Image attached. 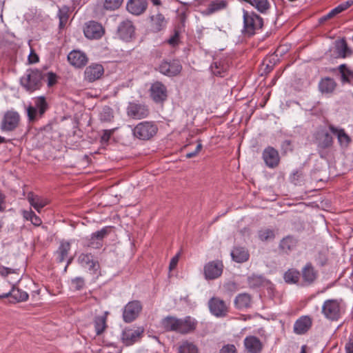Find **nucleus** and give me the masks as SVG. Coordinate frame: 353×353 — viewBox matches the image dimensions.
Listing matches in <instances>:
<instances>
[{"label": "nucleus", "mask_w": 353, "mask_h": 353, "mask_svg": "<svg viewBox=\"0 0 353 353\" xmlns=\"http://www.w3.org/2000/svg\"><path fill=\"white\" fill-rule=\"evenodd\" d=\"M345 349L347 353H353V336H352L349 342L345 345Z\"/></svg>", "instance_id": "61"}, {"label": "nucleus", "mask_w": 353, "mask_h": 353, "mask_svg": "<svg viewBox=\"0 0 353 353\" xmlns=\"http://www.w3.org/2000/svg\"><path fill=\"white\" fill-rule=\"evenodd\" d=\"M21 117L14 110H8L5 112L1 122L0 128L3 132H12L19 125Z\"/></svg>", "instance_id": "6"}, {"label": "nucleus", "mask_w": 353, "mask_h": 353, "mask_svg": "<svg viewBox=\"0 0 353 353\" xmlns=\"http://www.w3.org/2000/svg\"><path fill=\"white\" fill-rule=\"evenodd\" d=\"M70 250V244L68 242H62L56 252V260L58 263L63 262L68 257Z\"/></svg>", "instance_id": "35"}, {"label": "nucleus", "mask_w": 353, "mask_h": 353, "mask_svg": "<svg viewBox=\"0 0 353 353\" xmlns=\"http://www.w3.org/2000/svg\"><path fill=\"white\" fill-rule=\"evenodd\" d=\"M219 353H236V349L234 345L228 344L220 350Z\"/></svg>", "instance_id": "53"}, {"label": "nucleus", "mask_w": 353, "mask_h": 353, "mask_svg": "<svg viewBox=\"0 0 353 353\" xmlns=\"http://www.w3.org/2000/svg\"><path fill=\"white\" fill-rule=\"evenodd\" d=\"M27 198L30 204L39 212L48 203L46 199L36 195L33 192H29Z\"/></svg>", "instance_id": "31"}, {"label": "nucleus", "mask_w": 353, "mask_h": 353, "mask_svg": "<svg viewBox=\"0 0 353 353\" xmlns=\"http://www.w3.org/2000/svg\"><path fill=\"white\" fill-rule=\"evenodd\" d=\"M227 6L228 2L225 0H214L208 4L204 12L208 15L212 14L216 12L225 9Z\"/></svg>", "instance_id": "33"}, {"label": "nucleus", "mask_w": 353, "mask_h": 353, "mask_svg": "<svg viewBox=\"0 0 353 353\" xmlns=\"http://www.w3.org/2000/svg\"><path fill=\"white\" fill-rule=\"evenodd\" d=\"M301 277V273L299 270L292 268L289 269L284 274V280L288 283L294 284L297 283Z\"/></svg>", "instance_id": "41"}, {"label": "nucleus", "mask_w": 353, "mask_h": 353, "mask_svg": "<svg viewBox=\"0 0 353 353\" xmlns=\"http://www.w3.org/2000/svg\"><path fill=\"white\" fill-rule=\"evenodd\" d=\"M150 96L156 102L159 103L165 101L167 98V90L163 84L160 82L154 83L150 89Z\"/></svg>", "instance_id": "18"}, {"label": "nucleus", "mask_w": 353, "mask_h": 353, "mask_svg": "<svg viewBox=\"0 0 353 353\" xmlns=\"http://www.w3.org/2000/svg\"><path fill=\"white\" fill-rule=\"evenodd\" d=\"M30 221L35 226H39L42 223L41 219L35 213L32 215Z\"/></svg>", "instance_id": "60"}, {"label": "nucleus", "mask_w": 353, "mask_h": 353, "mask_svg": "<svg viewBox=\"0 0 353 353\" xmlns=\"http://www.w3.org/2000/svg\"><path fill=\"white\" fill-rule=\"evenodd\" d=\"M179 353H199L197 346L189 341H183L178 347Z\"/></svg>", "instance_id": "39"}, {"label": "nucleus", "mask_w": 353, "mask_h": 353, "mask_svg": "<svg viewBox=\"0 0 353 353\" xmlns=\"http://www.w3.org/2000/svg\"><path fill=\"white\" fill-rule=\"evenodd\" d=\"M94 328L97 335L101 334L106 328V317L105 316H96L94 319Z\"/></svg>", "instance_id": "43"}, {"label": "nucleus", "mask_w": 353, "mask_h": 353, "mask_svg": "<svg viewBox=\"0 0 353 353\" xmlns=\"http://www.w3.org/2000/svg\"><path fill=\"white\" fill-rule=\"evenodd\" d=\"M117 35L125 42L130 41L135 36V27L133 23L128 19L121 21L117 27Z\"/></svg>", "instance_id": "8"}, {"label": "nucleus", "mask_w": 353, "mask_h": 353, "mask_svg": "<svg viewBox=\"0 0 353 353\" xmlns=\"http://www.w3.org/2000/svg\"><path fill=\"white\" fill-rule=\"evenodd\" d=\"M146 0H129L126 4L127 10L132 14L139 16L143 14L147 9Z\"/></svg>", "instance_id": "21"}, {"label": "nucleus", "mask_w": 353, "mask_h": 353, "mask_svg": "<svg viewBox=\"0 0 353 353\" xmlns=\"http://www.w3.org/2000/svg\"><path fill=\"white\" fill-rule=\"evenodd\" d=\"M338 70L341 75L342 83L353 85V70H350L345 64L340 65Z\"/></svg>", "instance_id": "34"}, {"label": "nucleus", "mask_w": 353, "mask_h": 353, "mask_svg": "<svg viewBox=\"0 0 353 353\" xmlns=\"http://www.w3.org/2000/svg\"><path fill=\"white\" fill-rule=\"evenodd\" d=\"M281 150L283 154H287L288 152H292L293 146L290 140H285L281 143Z\"/></svg>", "instance_id": "51"}, {"label": "nucleus", "mask_w": 353, "mask_h": 353, "mask_svg": "<svg viewBox=\"0 0 353 353\" xmlns=\"http://www.w3.org/2000/svg\"><path fill=\"white\" fill-rule=\"evenodd\" d=\"M143 330L140 329H125L122 332L123 343L128 346L137 342L141 336Z\"/></svg>", "instance_id": "23"}, {"label": "nucleus", "mask_w": 353, "mask_h": 353, "mask_svg": "<svg viewBox=\"0 0 353 353\" xmlns=\"http://www.w3.org/2000/svg\"><path fill=\"white\" fill-rule=\"evenodd\" d=\"M43 78L44 75L39 70L30 69L21 78L20 83L27 91L32 92L41 88Z\"/></svg>", "instance_id": "1"}, {"label": "nucleus", "mask_w": 353, "mask_h": 353, "mask_svg": "<svg viewBox=\"0 0 353 353\" xmlns=\"http://www.w3.org/2000/svg\"><path fill=\"white\" fill-rule=\"evenodd\" d=\"M335 46L339 57L345 58L352 54V51L344 39L336 41Z\"/></svg>", "instance_id": "37"}, {"label": "nucleus", "mask_w": 353, "mask_h": 353, "mask_svg": "<svg viewBox=\"0 0 353 353\" xmlns=\"http://www.w3.org/2000/svg\"><path fill=\"white\" fill-rule=\"evenodd\" d=\"M222 261L216 260L208 263L204 266V274L206 279L212 280L219 277L223 272Z\"/></svg>", "instance_id": "12"}, {"label": "nucleus", "mask_w": 353, "mask_h": 353, "mask_svg": "<svg viewBox=\"0 0 353 353\" xmlns=\"http://www.w3.org/2000/svg\"><path fill=\"white\" fill-rule=\"evenodd\" d=\"M298 243V241L292 236H287L283 238L279 245L281 252L288 254L294 250Z\"/></svg>", "instance_id": "26"}, {"label": "nucleus", "mask_w": 353, "mask_h": 353, "mask_svg": "<svg viewBox=\"0 0 353 353\" xmlns=\"http://www.w3.org/2000/svg\"><path fill=\"white\" fill-rule=\"evenodd\" d=\"M248 285L250 288H256L265 285L268 281L261 275H252L248 277Z\"/></svg>", "instance_id": "42"}, {"label": "nucleus", "mask_w": 353, "mask_h": 353, "mask_svg": "<svg viewBox=\"0 0 353 353\" xmlns=\"http://www.w3.org/2000/svg\"><path fill=\"white\" fill-rule=\"evenodd\" d=\"M111 227H104L101 230H98L92 234L90 243L88 244V247L93 248H100L102 246V240L110 232Z\"/></svg>", "instance_id": "22"}, {"label": "nucleus", "mask_w": 353, "mask_h": 353, "mask_svg": "<svg viewBox=\"0 0 353 353\" xmlns=\"http://www.w3.org/2000/svg\"><path fill=\"white\" fill-rule=\"evenodd\" d=\"M251 5L261 12H264L269 8L268 0H252Z\"/></svg>", "instance_id": "47"}, {"label": "nucleus", "mask_w": 353, "mask_h": 353, "mask_svg": "<svg viewBox=\"0 0 353 353\" xmlns=\"http://www.w3.org/2000/svg\"><path fill=\"white\" fill-rule=\"evenodd\" d=\"M14 272V270L0 265V275H1L2 276H7L8 274H12Z\"/></svg>", "instance_id": "55"}, {"label": "nucleus", "mask_w": 353, "mask_h": 353, "mask_svg": "<svg viewBox=\"0 0 353 353\" xmlns=\"http://www.w3.org/2000/svg\"><path fill=\"white\" fill-rule=\"evenodd\" d=\"M123 0H105L103 8L106 10L113 11L120 8Z\"/></svg>", "instance_id": "46"}, {"label": "nucleus", "mask_w": 353, "mask_h": 353, "mask_svg": "<svg viewBox=\"0 0 353 353\" xmlns=\"http://www.w3.org/2000/svg\"><path fill=\"white\" fill-rule=\"evenodd\" d=\"M48 108L44 97H37L34 105H29L26 110L28 120L31 122L41 118Z\"/></svg>", "instance_id": "5"}, {"label": "nucleus", "mask_w": 353, "mask_h": 353, "mask_svg": "<svg viewBox=\"0 0 353 353\" xmlns=\"http://www.w3.org/2000/svg\"><path fill=\"white\" fill-rule=\"evenodd\" d=\"M142 310V305L139 301L129 302L123 309V319L125 323H131L139 316Z\"/></svg>", "instance_id": "9"}, {"label": "nucleus", "mask_w": 353, "mask_h": 353, "mask_svg": "<svg viewBox=\"0 0 353 353\" xmlns=\"http://www.w3.org/2000/svg\"><path fill=\"white\" fill-rule=\"evenodd\" d=\"M228 68V65L223 61H214L211 65L212 73L219 77H224Z\"/></svg>", "instance_id": "40"}, {"label": "nucleus", "mask_w": 353, "mask_h": 353, "mask_svg": "<svg viewBox=\"0 0 353 353\" xmlns=\"http://www.w3.org/2000/svg\"><path fill=\"white\" fill-rule=\"evenodd\" d=\"M112 132L109 130H103V134L101 136V142L102 143H108L110 139Z\"/></svg>", "instance_id": "57"}, {"label": "nucleus", "mask_w": 353, "mask_h": 353, "mask_svg": "<svg viewBox=\"0 0 353 353\" xmlns=\"http://www.w3.org/2000/svg\"><path fill=\"white\" fill-rule=\"evenodd\" d=\"M303 176V174L301 171H295L293 172L292 176H291V180L292 182L294 183V184H296V181H298L299 179V178H301V176Z\"/></svg>", "instance_id": "59"}, {"label": "nucleus", "mask_w": 353, "mask_h": 353, "mask_svg": "<svg viewBox=\"0 0 353 353\" xmlns=\"http://www.w3.org/2000/svg\"><path fill=\"white\" fill-rule=\"evenodd\" d=\"M252 297L248 293L238 294L234 299V305L238 310H245L251 307Z\"/></svg>", "instance_id": "30"}, {"label": "nucleus", "mask_w": 353, "mask_h": 353, "mask_svg": "<svg viewBox=\"0 0 353 353\" xmlns=\"http://www.w3.org/2000/svg\"><path fill=\"white\" fill-rule=\"evenodd\" d=\"M168 43L170 45L174 46L176 44V29L174 28L172 36L168 40Z\"/></svg>", "instance_id": "62"}, {"label": "nucleus", "mask_w": 353, "mask_h": 353, "mask_svg": "<svg viewBox=\"0 0 353 353\" xmlns=\"http://www.w3.org/2000/svg\"><path fill=\"white\" fill-rule=\"evenodd\" d=\"M176 254L174 255L171 259L170 266H169L170 272L173 271L176 268Z\"/></svg>", "instance_id": "63"}, {"label": "nucleus", "mask_w": 353, "mask_h": 353, "mask_svg": "<svg viewBox=\"0 0 353 353\" xmlns=\"http://www.w3.org/2000/svg\"><path fill=\"white\" fill-rule=\"evenodd\" d=\"M224 287L228 291H230V292H235L237 290V285L234 282H232V281H230V282L227 283L224 285Z\"/></svg>", "instance_id": "58"}, {"label": "nucleus", "mask_w": 353, "mask_h": 353, "mask_svg": "<svg viewBox=\"0 0 353 353\" xmlns=\"http://www.w3.org/2000/svg\"><path fill=\"white\" fill-rule=\"evenodd\" d=\"M322 313L331 321H337L341 316V304L336 299L326 300L322 306Z\"/></svg>", "instance_id": "7"}, {"label": "nucleus", "mask_w": 353, "mask_h": 353, "mask_svg": "<svg viewBox=\"0 0 353 353\" xmlns=\"http://www.w3.org/2000/svg\"><path fill=\"white\" fill-rule=\"evenodd\" d=\"M258 237L261 241L272 240L275 238L274 230L270 228H263L258 231Z\"/></svg>", "instance_id": "45"}, {"label": "nucleus", "mask_w": 353, "mask_h": 353, "mask_svg": "<svg viewBox=\"0 0 353 353\" xmlns=\"http://www.w3.org/2000/svg\"><path fill=\"white\" fill-rule=\"evenodd\" d=\"M198 325V321L190 316L178 319V333L188 334L193 333Z\"/></svg>", "instance_id": "14"}, {"label": "nucleus", "mask_w": 353, "mask_h": 353, "mask_svg": "<svg viewBox=\"0 0 353 353\" xmlns=\"http://www.w3.org/2000/svg\"><path fill=\"white\" fill-rule=\"evenodd\" d=\"M44 77H47V83L48 87H52L54 84H56L57 81V76L55 73L52 72H49L46 73V74H43Z\"/></svg>", "instance_id": "50"}, {"label": "nucleus", "mask_w": 353, "mask_h": 353, "mask_svg": "<svg viewBox=\"0 0 353 353\" xmlns=\"http://www.w3.org/2000/svg\"><path fill=\"white\" fill-rule=\"evenodd\" d=\"M103 67L101 64L92 63L85 68L84 72L85 79L89 82H93L99 79L103 74Z\"/></svg>", "instance_id": "20"}, {"label": "nucleus", "mask_w": 353, "mask_h": 353, "mask_svg": "<svg viewBox=\"0 0 353 353\" xmlns=\"http://www.w3.org/2000/svg\"><path fill=\"white\" fill-rule=\"evenodd\" d=\"M28 61L30 63H37L39 61V57L37 54L31 52L28 57Z\"/></svg>", "instance_id": "64"}, {"label": "nucleus", "mask_w": 353, "mask_h": 353, "mask_svg": "<svg viewBox=\"0 0 353 353\" xmlns=\"http://www.w3.org/2000/svg\"><path fill=\"white\" fill-rule=\"evenodd\" d=\"M312 321L308 316H302L294 324V332L297 334H305L312 327Z\"/></svg>", "instance_id": "25"}, {"label": "nucleus", "mask_w": 353, "mask_h": 353, "mask_svg": "<svg viewBox=\"0 0 353 353\" xmlns=\"http://www.w3.org/2000/svg\"><path fill=\"white\" fill-rule=\"evenodd\" d=\"M150 18L152 21L151 27L153 31L159 32L165 26L166 22L163 14H157L155 16H152Z\"/></svg>", "instance_id": "38"}, {"label": "nucleus", "mask_w": 353, "mask_h": 353, "mask_svg": "<svg viewBox=\"0 0 353 353\" xmlns=\"http://www.w3.org/2000/svg\"><path fill=\"white\" fill-rule=\"evenodd\" d=\"M316 143L319 156L326 158L325 150L330 149L334 144V139L330 132L326 130H321L316 134Z\"/></svg>", "instance_id": "4"}, {"label": "nucleus", "mask_w": 353, "mask_h": 353, "mask_svg": "<svg viewBox=\"0 0 353 353\" xmlns=\"http://www.w3.org/2000/svg\"><path fill=\"white\" fill-rule=\"evenodd\" d=\"M78 263L84 268H88L90 270L96 272L98 263L93 259L91 254H81L78 257Z\"/></svg>", "instance_id": "27"}, {"label": "nucleus", "mask_w": 353, "mask_h": 353, "mask_svg": "<svg viewBox=\"0 0 353 353\" xmlns=\"http://www.w3.org/2000/svg\"><path fill=\"white\" fill-rule=\"evenodd\" d=\"M231 256L233 261L241 263L248 261L250 254L245 248L235 247L231 252Z\"/></svg>", "instance_id": "29"}, {"label": "nucleus", "mask_w": 353, "mask_h": 353, "mask_svg": "<svg viewBox=\"0 0 353 353\" xmlns=\"http://www.w3.org/2000/svg\"><path fill=\"white\" fill-rule=\"evenodd\" d=\"M201 148H202V144L199 142L197 144L194 151L186 154V155H185L186 158L190 159V158H192V157L196 156L199 154V152L201 151Z\"/></svg>", "instance_id": "56"}, {"label": "nucleus", "mask_w": 353, "mask_h": 353, "mask_svg": "<svg viewBox=\"0 0 353 353\" xmlns=\"http://www.w3.org/2000/svg\"><path fill=\"white\" fill-rule=\"evenodd\" d=\"M58 17L59 19V27L62 28L65 26L69 17L66 8H60L59 10Z\"/></svg>", "instance_id": "48"}, {"label": "nucleus", "mask_w": 353, "mask_h": 353, "mask_svg": "<svg viewBox=\"0 0 353 353\" xmlns=\"http://www.w3.org/2000/svg\"><path fill=\"white\" fill-rule=\"evenodd\" d=\"M353 5V0H348L345 2H343L339 5L337 8L339 10V12H342L343 11L347 10L348 8H350L351 6Z\"/></svg>", "instance_id": "54"}, {"label": "nucleus", "mask_w": 353, "mask_h": 353, "mask_svg": "<svg viewBox=\"0 0 353 353\" xmlns=\"http://www.w3.org/2000/svg\"><path fill=\"white\" fill-rule=\"evenodd\" d=\"M243 343L248 353H261L263 347L260 339L254 336H246Z\"/></svg>", "instance_id": "24"}, {"label": "nucleus", "mask_w": 353, "mask_h": 353, "mask_svg": "<svg viewBox=\"0 0 353 353\" xmlns=\"http://www.w3.org/2000/svg\"><path fill=\"white\" fill-rule=\"evenodd\" d=\"M337 85L334 79L330 77H325L321 79L319 83V90L323 94L332 93Z\"/></svg>", "instance_id": "28"}, {"label": "nucleus", "mask_w": 353, "mask_h": 353, "mask_svg": "<svg viewBox=\"0 0 353 353\" xmlns=\"http://www.w3.org/2000/svg\"><path fill=\"white\" fill-rule=\"evenodd\" d=\"M68 61L74 67L81 68L87 64L88 59L83 52L72 50L68 55Z\"/></svg>", "instance_id": "19"}, {"label": "nucleus", "mask_w": 353, "mask_h": 353, "mask_svg": "<svg viewBox=\"0 0 353 353\" xmlns=\"http://www.w3.org/2000/svg\"><path fill=\"white\" fill-rule=\"evenodd\" d=\"M128 115L135 119L145 118L149 114L148 107L143 104L130 103L127 108Z\"/></svg>", "instance_id": "16"}, {"label": "nucleus", "mask_w": 353, "mask_h": 353, "mask_svg": "<svg viewBox=\"0 0 353 353\" xmlns=\"http://www.w3.org/2000/svg\"><path fill=\"white\" fill-rule=\"evenodd\" d=\"M328 128L330 132L336 137L338 143L341 148L345 149L349 147L352 142V139L343 128L336 127L332 124H330Z\"/></svg>", "instance_id": "17"}, {"label": "nucleus", "mask_w": 353, "mask_h": 353, "mask_svg": "<svg viewBox=\"0 0 353 353\" xmlns=\"http://www.w3.org/2000/svg\"><path fill=\"white\" fill-rule=\"evenodd\" d=\"M339 13H341V12H339V10L336 6V8L332 9L331 11H330L327 14L321 17L319 19V23H323L325 21H326L327 20H329V19L333 18L334 17H335L336 15H337Z\"/></svg>", "instance_id": "49"}, {"label": "nucleus", "mask_w": 353, "mask_h": 353, "mask_svg": "<svg viewBox=\"0 0 353 353\" xmlns=\"http://www.w3.org/2000/svg\"><path fill=\"white\" fill-rule=\"evenodd\" d=\"M262 157L265 165L270 168H276L280 163L279 152L272 146L264 149Z\"/></svg>", "instance_id": "13"}, {"label": "nucleus", "mask_w": 353, "mask_h": 353, "mask_svg": "<svg viewBox=\"0 0 353 353\" xmlns=\"http://www.w3.org/2000/svg\"><path fill=\"white\" fill-rule=\"evenodd\" d=\"M159 71L161 73L169 77L175 76L176 74V65L175 61H164L159 65Z\"/></svg>", "instance_id": "32"}, {"label": "nucleus", "mask_w": 353, "mask_h": 353, "mask_svg": "<svg viewBox=\"0 0 353 353\" xmlns=\"http://www.w3.org/2000/svg\"><path fill=\"white\" fill-rule=\"evenodd\" d=\"M263 19L254 12L243 10V28L245 33L253 35L256 31L262 28Z\"/></svg>", "instance_id": "2"}, {"label": "nucleus", "mask_w": 353, "mask_h": 353, "mask_svg": "<svg viewBox=\"0 0 353 353\" xmlns=\"http://www.w3.org/2000/svg\"><path fill=\"white\" fill-rule=\"evenodd\" d=\"M8 297L11 296L17 302L26 301L28 299V294L22 290L15 288L14 285L12 287L11 290L8 292Z\"/></svg>", "instance_id": "36"}, {"label": "nucleus", "mask_w": 353, "mask_h": 353, "mask_svg": "<svg viewBox=\"0 0 353 353\" xmlns=\"http://www.w3.org/2000/svg\"><path fill=\"white\" fill-rule=\"evenodd\" d=\"M161 325L166 331L176 330V319L173 316H167L162 320Z\"/></svg>", "instance_id": "44"}, {"label": "nucleus", "mask_w": 353, "mask_h": 353, "mask_svg": "<svg viewBox=\"0 0 353 353\" xmlns=\"http://www.w3.org/2000/svg\"><path fill=\"white\" fill-rule=\"evenodd\" d=\"M301 277L302 285H310L313 284L319 276V272L315 269L311 262L307 263L301 269Z\"/></svg>", "instance_id": "10"}, {"label": "nucleus", "mask_w": 353, "mask_h": 353, "mask_svg": "<svg viewBox=\"0 0 353 353\" xmlns=\"http://www.w3.org/2000/svg\"><path fill=\"white\" fill-rule=\"evenodd\" d=\"M158 128L153 122L143 121L138 123L133 129V134L141 140H149L157 132Z\"/></svg>", "instance_id": "3"}, {"label": "nucleus", "mask_w": 353, "mask_h": 353, "mask_svg": "<svg viewBox=\"0 0 353 353\" xmlns=\"http://www.w3.org/2000/svg\"><path fill=\"white\" fill-rule=\"evenodd\" d=\"M210 312L216 317H224L228 314V307L225 301L219 297H212L208 301Z\"/></svg>", "instance_id": "11"}, {"label": "nucleus", "mask_w": 353, "mask_h": 353, "mask_svg": "<svg viewBox=\"0 0 353 353\" xmlns=\"http://www.w3.org/2000/svg\"><path fill=\"white\" fill-rule=\"evenodd\" d=\"M83 32L88 39H98L103 35L104 29L99 23L91 21L85 24Z\"/></svg>", "instance_id": "15"}, {"label": "nucleus", "mask_w": 353, "mask_h": 353, "mask_svg": "<svg viewBox=\"0 0 353 353\" xmlns=\"http://www.w3.org/2000/svg\"><path fill=\"white\" fill-rule=\"evenodd\" d=\"M72 283L75 290H80L83 288L85 285V281L82 277H76L72 280Z\"/></svg>", "instance_id": "52"}]
</instances>
